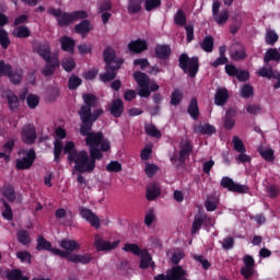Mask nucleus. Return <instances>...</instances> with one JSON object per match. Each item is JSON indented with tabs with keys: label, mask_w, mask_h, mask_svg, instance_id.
<instances>
[{
	"label": "nucleus",
	"mask_w": 280,
	"mask_h": 280,
	"mask_svg": "<svg viewBox=\"0 0 280 280\" xmlns=\"http://www.w3.org/2000/svg\"><path fill=\"white\" fill-rule=\"evenodd\" d=\"M63 154H68V163H74V172L79 174H91L95 170V162L102 161V155H100L98 151L92 150L86 152L85 150L78 151L75 149V142L67 141L63 148Z\"/></svg>",
	"instance_id": "1"
},
{
	"label": "nucleus",
	"mask_w": 280,
	"mask_h": 280,
	"mask_svg": "<svg viewBox=\"0 0 280 280\" xmlns=\"http://www.w3.org/2000/svg\"><path fill=\"white\" fill-rule=\"evenodd\" d=\"M60 248L52 249V253L56 257L68 260L70 264H91L93 261V256L91 254H73L75 250H80L82 246L77 243L74 240L62 238L59 241Z\"/></svg>",
	"instance_id": "2"
},
{
	"label": "nucleus",
	"mask_w": 280,
	"mask_h": 280,
	"mask_svg": "<svg viewBox=\"0 0 280 280\" xmlns=\"http://www.w3.org/2000/svg\"><path fill=\"white\" fill-rule=\"evenodd\" d=\"M103 60L105 62V72L100 74V80L104 83L113 82L117 78V71L121 69L124 59L117 58V52L113 47L107 46L103 50Z\"/></svg>",
	"instance_id": "3"
},
{
	"label": "nucleus",
	"mask_w": 280,
	"mask_h": 280,
	"mask_svg": "<svg viewBox=\"0 0 280 280\" xmlns=\"http://www.w3.org/2000/svg\"><path fill=\"white\" fill-rule=\"evenodd\" d=\"M95 121L97 120H81L80 135L81 137H85V145L89 147V152L94 150L98 152V156L104 158V153L100 151V143L104 140V132L91 131Z\"/></svg>",
	"instance_id": "4"
},
{
	"label": "nucleus",
	"mask_w": 280,
	"mask_h": 280,
	"mask_svg": "<svg viewBox=\"0 0 280 280\" xmlns=\"http://www.w3.org/2000/svg\"><path fill=\"white\" fill-rule=\"evenodd\" d=\"M36 54L46 62L45 67L42 69L43 75L45 78H51V75L56 73V70L60 68L58 55L51 56V46L49 43L39 44L36 48Z\"/></svg>",
	"instance_id": "5"
},
{
	"label": "nucleus",
	"mask_w": 280,
	"mask_h": 280,
	"mask_svg": "<svg viewBox=\"0 0 280 280\" xmlns=\"http://www.w3.org/2000/svg\"><path fill=\"white\" fill-rule=\"evenodd\" d=\"M83 102L85 105H82L78 112L81 121H93L100 119L104 115V109L97 108V96L94 94H83ZM92 108H96L92 110Z\"/></svg>",
	"instance_id": "6"
},
{
	"label": "nucleus",
	"mask_w": 280,
	"mask_h": 280,
	"mask_svg": "<svg viewBox=\"0 0 280 280\" xmlns=\"http://www.w3.org/2000/svg\"><path fill=\"white\" fill-rule=\"evenodd\" d=\"M47 12L57 19L59 27H69L71 23L75 21H82V19H89V13L86 11H73V12H62L61 9L49 8Z\"/></svg>",
	"instance_id": "7"
},
{
	"label": "nucleus",
	"mask_w": 280,
	"mask_h": 280,
	"mask_svg": "<svg viewBox=\"0 0 280 280\" xmlns=\"http://www.w3.org/2000/svg\"><path fill=\"white\" fill-rule=\"evenodd\" d=\"M178 62L179 69L184 73H188L189 78H196L198 75V71H200V59L198 56L189 58V55L184 52L179 56Z\"/></svg>",
	"instance_id": "8"
},
{
	"label": "nucleus",
	"mask_w": 280,
	"mask_h": 280,
	"mask_svg": "<svg viewBox=\"0 0 280 280\" xmlns=\"http://www.w3.org/2000/svg\"><path fill=\"white\" fill-rule=\"evenodd\" d=\"M133 80L137 82L139 90L138 95L139 97H150V77L142 71H135L133 72Z\"/></svg>",
	"instance_id": "9"
},
{
	"label": "nucleus",
	"mask_w": 280,
	"mask_h": 280,
	"mask_svg": "<svg viewBox=\"0 0 280 280\" xmlns=\"http://www.w3.org/2000/svg\"><path fill=\"white\" fill-rule=\"evenodd\" d=\"M20 154H25V156L15 161V170H31L34 161H36V151L34 149L22 150Z\"/></svg>",
	"instance_id": "10"
},
{
	"label": "nucleus",
	"mask_w": 280,
	"mask_h": 280,
	"mask_svg": "<svg viewBox=\"0 0 280 280\" xmlns=\"http://www.w3.org/2000/svg\"><path fill=\"white\" fill-rule=\"evenodd\" d=\"M220 185L223 189H228V191H232L233 194H248L250 190L247 185L237 184L229 176H223Z\"/></svg>",
	"instance_id": "11"
},
{
	"label": "nucleus",
	"mask_w": 280,
	"mask_h": 280,
	"mask_svg": "<svg viewBox=\"0 0 280 280\" xmlns=\"http://www.w3.org/2000/svg\"><path fill=\"white\" fill-rule=\"evenodd\" d=\"M37 138L38 136L36 135V127L33 124H26L22 127V143H25L26 145H34Z\"/></svg>",
	"instance_id": "12"
},
{
	"label": "nucleus",
	"mask_w": 280,
	"mask_h": 280,
	"mask_svg": "<svg viewBox=\"0 0 280 280\" xmlns=\"http://www.w3.org/2000/svg\"><path fill=\"white\" fill-rule=\"evenodd\" d=\"M244 266L241 268V275L244 279L248 280L255 277L257 270L255 269V258L250 255H245L243 257Z\"/></svg>",
	"instance_id": "13"
},
{
	"label": "nucleus",
	"mask_w": 280,
	"mask_h": 280,
	"mask_svg": "<svg viewBox=\"0 0 280 280\" xmlns=\"http://www.w3.org/2000/svg\"><path fill=\"white\" fill-rule=\"evenodd\" d=\"M79 213L83 220H86L93 226L94 229H100V217L95 214L94 212L91 211V209L86 207H80L79 208Z\"/></svg>",
	"instance_id": "14"
},
{
	"label": "nucleus",
	"mask_w": 280,
	"mask_h": 280,
	"mask_svg": "<svg viewBox=\"0 0 280 280\" xmlns=\"http://www.w3.org/2000/svg\"><path fill=\"white\" fill-rule=\"evenodd\" d=\"M94 246L98 253L104 250H115L119 246V241H114L113 243L104 241L100 235L95 236Z\"/></svg>",
	"instance_id": "15"
},
{
	"label": "nucleus",
	"mask_w": 280,
	"mask_h": 280,
	"mask_svg": "<svg viewBox=\"0 0 280 280\" xmlns=\"http://www.w3.org/2000/svg\"><path fill=\"white\" fill-rule=\"evenodd\" d=\"M124 101L121 98H115L112 101V103L108 105V110L112 116L115 117V119H119L124 115Z\"/></svg>",
	"instance_id": "16"
},
{
	"label": "nucleus",
	"mask_w": 280,
	"mask_h": 280,
	"mask_svg": "<svg viewBox=\"0 0 280 280\" xmlns=\"http://www.w3.org/2000/svg\"><path fill=\"white\" fill-rule=\"evenodd\" d=\"M191 152H194V145L190 141L185 140L179 143V163H185L187 159L191 155Z\"/></svg>",
	"instance_id": "17"
},
{
	"label": "nucleus",
	"mask_w": 280,
	"mask_h": 280,
	"mask_svg": "<svg viewBox=\"0 0 280 280\" xmlns=\"http://www.w3.org/2000/svg\"><path fill=\"white\" fill-rule=\"evenodd\" d=\"M155 58L159 60H170V56H172V47L167 44H158L154 48Z\"/></svg>",
	"instance_id": "18"
},
{
	"label": "nucleus",
	"mask_w": 280,
	"mask_h": 280,
	"mask_svg": "<svg viewBox=\"0 0 280 280\" xmlns=\"http://www.w3.org/2000/svg\"><path fill=\"white\" fill-rule=\"evenodd\" d=\"M128 49L131 54H143V51H148V42L141 38L131 40L128 44Z\"/></svg>",
	"instance_id": "19"
},
{
	"label": "nucleus",
	"mask_w": 280,
	"mask_h": 280,
	"mask_svg": "<svg viewBox=\"0 0 280 280\" xmlns=\"http://www.w3.org/2000/svg\"><path fill=\"white\" fill-rule=\"evenodd\" d=\"M229 90L226 88H219L214 94V104L215 106H226L229 102Z\"/></svg>",
	"instance_id": "20"
},
{
	"label": "nucleus",
	"mask_w": 280,
	"mask_h": 280,
	"mask_svg": "<svg viewBox=\"0 0 280 280\" xmlns=\"http://www.w3.org/2000/svg\"><path fill=\"white\" fill-rule=\"evenodd\" d=\"M93 31V25H91V21L83 20L79 24L74 26L75 34L82 35V38L89 36V33Z\"/></svg>",
	"instance_id": "21"
},
{
	"label": "nucleus",
	"mask_w": 280,
	"mask_h": 280,
	"mask_svg": "<svg viewBox=\"0 0 280 280\" xmlns=\"http://www.w3.org/2000/svg\"><path fill=\"white\" fill-rule=\"evenodd\" d=\"M36 242V250L38 252L48 250V253H51L54 255V250H57L56 247L51 246V242L47 241V238H45V236L43 235L37 236Z\"/></svg>",
	"instance_id": "22"
},
{
	"label": "nucleus",
	"mask_w": 280,
	"mask_h": 280,
	"mask_svg": "<svg viewBox=\"0 0 280 280\" xmlns=\"http://www.w3.org/2000/svg\"><path fill=\"white\" fill-rule=\"evenodd\" d=\"M187 113L194 121H198V118L200 117V107H198V98H196V96L191 97Z\"/></svg>",
	"instance_id": "23"
},
{
	"label": "nucleus",
	"mask_w": 280,
	"mask_h": 280,
	"mask_svg": "<svg viewBox=\"0 0 280 280\" xmlns=\"http://www.w3.org/2000/svg\"><path fill=\"white\" fill-rule=\"evenodd\" d=\"M145 0H128L127 12L128 14H139L143 10V3Z\"/></svg>",
	"instance_id": "24"
},
{
	"label": "nucleus",
	"mask_w": 280,
	"mask_h": 280,
	"mask_svg": "<svg viewBox=\"0 0 280 280\" xmlns=\"http://www.w3.org/2000/svg\"><path fill=\"white\" fill-rule=\"evenodd\" d=\"M4 78H8L10 80L11 84L18 85L21 82H23V70L22 69L13 70L12 66H11L9 73H7V75Z\"/></svg>",
	"instance_id": "25"
},
{
	"label": "nucleus",
	"mask_w": 280,
	"mask_h": 280,
	"mask_svg": "<svg viewBox=\"0 0 280 280\" xmlns=\"http://www.w3.org/2000/svg\"><path fill=\"white\" fill-rule=\"evenodd\" d=\"M161 196V186L156 183H152L147 187V200L152 202V200H156Z\"/></svg>",
	"instance_id": "26"
},
{
	"label": "nucleus",
	"mask_w": 280,
	"mask_h": 280,
	"mask_svg": "<svg viewBox=\"0 0 280 280\" xmlns=\"http://www.w3.org/2000/svg\"><path fill=\"white\" fill-rule=\"evenodd\" d=\"M280 62V52L277 48H269L266 52H265V57H264V63L270 65V62Z\"/></svg>",
	"instance_id": "27"
},
{
	"label": "nucleus",
	"mask_w": 280,
	"mask_h": 280,
	"mask_svg": "<svg viewBox=\"0 0 280 280\" xmlns=\"http://www.w3.org/2000/svg\"><path fill=\"white\" fill-rule=\"evenodd\" d=\"M1 195L8 200V202H14L16 200V192L14 191V186L10 184H4L0 189Z\"/></svg>",
	"instance_id": "28"
},
{
	"label": "nucleus",
	"mask_w": 280,
	"mask_h": 280,
	"mask_svg": "<svg viewBox=\"0 0 280 280\" xmlns=\"http://www.w3.org/2000/svg\"><path fill=\"white\" fill-rule=\"evenodd\" d=\"M0 203L3 205L4 209L2 210V218L4 220H8L9 222H12L14 220V213L12 212V207L5 198H0Z\"/></svg>",
	"instance_id": "29"
},
{
	"label": "nucleus",
	"mask_w": 280,
	"mask_h": 280,
	"mask_svg": "<svg viewBox=\"0 0 280 280\" xmlns=\"http://www.w3.org/2000/svg\"><path fill=\"white\" fill-rule=\"evenodd\" d=\"M18 242L22 244V246H30L32 244V236L27 230H19L16 232Z\"/></svg>",
	"instance_id": "30"
},
{
	"label": "nucleus",
	"mask_w": 280,
	"mask_h": 280,
	"mask_svg": "<svg viewBox=\"0 0 280 280\" xmlns=\"http://www.w3.org/2000/svg\"><path fill=\"white\" fill-rule=\"evenodd\" d=\"M13 36L15 38H30V36H32V32L30 31V27L20 25L13 30Z\"/></svg>",
	"instance_id": "31"
},
{
	"label": "nucleus",
	"mask_w": 280,
	"mask_h": 280,
	"mask_svg": "<svg viewBox=\"0 0 280 280\" xmlns=\"http://www.w3.org/2000/svg\"><path fill=\"white\" fill-rule=\"evenodd\" d=\"M62 150H65V144L62 140L55 139L54 142V161L55 163H60V155L62 154Z\"/></svg>",
	"instance_id": "32"
},
{
	"label": "nucleus",
	"mask_w": 280,
	"mask_h": 280,
	"mask_svg": "<svg viewBox=\"0 0 280 280\" xmlns=\"http://www.w3.org/2000/svg\"><path fill=\"white\" fill-rule=\"evenodd\" d=\"M62 51H73L75 47V39L69 36H62L60 39Z\"/></svg>",
	"instance_id": "33"
},
{
	"label": "nucleus",
	"mask_w": 280,
	"mask_h": 280,
	"mask_svg": "<svg viewBox=\"0 0 280 280\" xmlns=\"http://www.w3.org/2000/svg\"><path fill=\"white\" fill-rule=\"evenodd\" d=\"M197 135H215V127L210 124L198 125L195 129Z\"/></svg>",
	"instance_id": "34"
},
{
	"label": "nucleus",
	"mask_w": 280,
	"mask_h": 280,
	"mask_svg": "<svg viewBox=\"0 0 280 280\" xmlns=\"http://www.w3.org/2000/svg\"><path fill=\"white\" fill-rule=\"evenodd\" d=\"M140 268L142 270H145L147 268H150V264L152 262V256L150 255V253H148V250H143L140 254Z\"/></svg>",
	"instance_id": "35"
},
{
	"label": "nucleus",
	"mask_w": 280,
	"mask_h": 280,
	"mask_svg": "<svg viewBox=\"0 0 280 280\" xmlns=\"http://www.w3.org/2000/svg\"><path fill=\"white\" fill-rule=\"evenodd\" d=\"M175 25H179V27H185L187 25V15H185V11L183 9L177 10L174 15Z\"/></svg>",
	"instance_id": "36"
},
{
	"label": "nucleus",
	"mask_w": 280,
	"mask_h": 280,
	"mask_svg": "<svg viewBox=\"0 0 280 280\" xmlns=\"http://www.w3.org/2000/svg\"><path fill=\"white\" fill-rule=\"evenodd\" d=\"M7 102L9 105V109L12 110V113H14V110H19V96H16L14 93H10L7 95Z\"/></svg>",
	"instance_id": "37"
},
{
	"label": "nucleus",
	"mask_w": 280,
	"mask_h": 280,
	"mask_svg": "<svg viewBox=\"0 0 280 280\" xmlns=\"http://www.w3.org/2000/svg\"><path fill=\"white\" fill-rule=\"evenodd\" d=\"M122 250H125V253H132V255H137V257H139L145 249H141L137 244L126 243Z\"/></svg>",
	"instance_id": "38"
},
{
	"label": "nucleus",
	"mask_w": 280,
	"mask_h": 280,
	"mask_svg": "<svg viewBox=\"0 0 280 280\" xmlns=\"http://www.w3.org/2000/svg\"><path fill=\"white\" fill-rule=\"evenodd\" d=\"M60 65L63 71H66L67 73H71V71L75 69V60L72 57H67L62 59Z\"/></svg>",
	"instance_id": "39"
},
{
	"label": "nucleus",
	"mask_w": 280,
	"mask_h": 280,
	"mask_svg": "<svg viewBox=\"0 0 280 280\" xmlns=\"http://www.w3.org/2000/svg\"><path fill=\"white\" fill-rule=\"evenodd\" d=\"M200 47L206 54H211L213 51V37L211 35L206 36L200 43Z\"/></svg>",
	"instance_id": "40"
},
{
	"label": "nucleus",
	"mask_w": 280,
	"mask_h": 280,
	"mask_svg": "<svg viewBox=\"0 0 280 280\" xmlns=\"http://www.w3.org/2000/svg\"><path fill=\"white\" fill-rule=\"evenodd\" d=\"M277 40H279V35L277 34V32L275 30H267L266 35H265V43L267 45H271L273 46Z\"/></svg>",
	"instance_id": "41"
},
{
	"label": "nucleus",
	"mask_w": 280,
	"mask_h": 280,
	"mask_svg": "<svg viewBox=\"0 0 280 280\" xmlns=\"http://www.w3.org/2000/svg\"><path fill=\"white\" fill-rule=\"evenodd\" d=\"M144 131L149 137H153V139H161V137H163L161 130H159L154 125H147L144 127Z\"/></svg>",
	"instance_id": "42"
},
{
	"label": "nucleus",
	"mask_w": 280,
	"mask_h": 280,
	"mask_svg": "<svg viewBox=\"0 0 280 280\" xmlns=\"http://www.w3.org/2000/svg\"><path fill=\"white\" fill-rule=\"evenodd\" d=\"M272 65H265L261 69L258 70L259 78H267V80H272Z\"/></svg>",
	"instance_id": "43"
},
{
	"label": "nucleus",
	"mask_w": 280,
	"mask_h": 280,
	"mask_svg": "<svg viewBox=\"0 0 280 280\" xmlns=\"http://www.w3.org/2000/svg\"><path fill=\"white\" fill-rule=\"evenodd\" d=\"M82 85V79L75 74H71L68 81V89L70 91H75L78 86Z\"/></svg>",
	"instance_id": "44"
},
{
	"label": "nucleus",
	"mask_w": 280,
	"mask_h": 280,
	"mask_svg": "<svg viewBox=\"0 0 280 280\" xmlns=\"http://www.w3.org/2000/svg\"><path fill=\"white\" fill-rule=\"evenodd\" d=\"M260 156L268 163H272L275 161V150L272 149H258Z\"/></svg>",
	"instance_id": "45"
},
{
	"label": "nucleus",
	"mask_w": 280,
	"mask_h": 280,
	"mask_svg": "<svg viewBox=\"0 0 280 280\" xmlns=\"http://www.w3.org/2000/svg\"><path fill=\"white\" fill-rule=\"evenodd\" d=\"M15 257L20 259L21 264H32V253L28 250L18 252Z\"/></svg>",
	"instance_id": "46"
},
{
	"label": "nucleus",
	"mask_w": 280,
	"mask_h": 280,
	"mask_svg": "<svg viewBox=\"0 0 280 280\" xmlns=\"http://www.w3.org/2000/svg\"><path fill=\"white\" fill-rule=\"evenodd\" d=\"M183 102V92L178 89H175L171 94V105L178 106Z\"/></svg>",
	"instance_id": "47"
},
{
	"label": "nucleus",
	"mask_w": 280,
	"mask_h": 280,
	"mask_svg": "<svg viewBox=\"0 0 280 280\" xmlns=\"http://www.w3.org/2000/svg\"><path fill=\"white\" fill-rule=\"evenodd\" d=\"M10 36H8V31L5 28H0V45L2 49H8L10 47Z\"/></svg>",
	"instance_id": "48"
},
{
	"label": "nucleus",
	"mask_w": 280,
	"mask_h": 280,
	"mask_svg": "<svg viewBox=\"0 0 280 280\" xmlns=\"http://www.w3.org/2000/svg\"><path fill=\"white\" fill-rule=\"evenodd\" d=\"M26 104L28 108L34 109L40 104V97L36 94H28L26 96Z\"/></svg>",
	"instance_id": "49"
},
{
	"label": "nucleus",
	"mask_w": 280,
	"mask_h": 280,
	"mask_svg": "<svg viewBox=\"0 0 280 280\" xmlns=\"http://www.w3.org/2000/svg\"><path fill=\"white\" fill-rule=\"evenodd\" d=\"M202 224H205V219L200 215H195L192 226H191V233L192 235H196L200 229H202Z\"/></svg>",
	"instance_id": "50"
},
{
	"label": "nucleus",
	"mask_w": 280,
	"mask_h": 280,
	"mask_svg": "<svg viewBox=\"0 0 280 280\" xmlns=\"http://www.w3.org/2000/svg\"><path fill=\"white\" fill-rule=\"evenodd\" d=\"M232 143L236 152H240V153L246 152V147L244 145V142L242 141V139H240V137L234 136Z\"/></svg>",
	"instance_id": "51"
},
{
	"label": "nucleus",
	"mask_w": 280,
	"mask_h": 280,
	"mask_svg": "<svg viewBox=\"0 0 280 280\" xmlns=\"http://www.w3.org/2000/svg\"><path fill=\"white\" fill-rule=\"evenodd\" d=\"M253 95H255V90L253 89V85L250 84L243 85L241 90V96L244 97L245 100H248L249 97H253Z\"/></svg>",
	"instance_id": "52"
},
{
	"label": "nucleus",
	"mask_w": 280,
	"mask_h": 280,
	"mask_svg": "<svg viewBox=\"0 0 280 280\" xmlns=\"http://www.w3.org/2000/svg\"><path fill=\"white\" fill-rule=\"evenodd\" d=\"M156 8H161V0H144V9L147 12H152V10H156Z\"/></svg>",
	"instance_id": "53"
},
{
	"label": "nucleus",
	"mask_w": 280,
	"mask_h": 280,
	"mask_svg": "<svg viewBox=\"0 0 280 280\" xmlns=\"http://www.w3.org/2000/svg\"><path fill=\"white\" fill-rule=\"evenodd\" d=\"M192 259H195V261H198V264H201L203 270H209L211 268V262H209L203 255L195 254L192 255Z\"/></svg>",
	"instance_id": "54"
},
{
	"label": "nucleus",
	"mask_w": 280,
	"mask_h": 280,
	"mask_svg": "<svg viewBox=\"0 0 280 280\" xmlns=\"http://www.w3.org/2000/svg\"><path fill=\"white\" fill-rule=\"evenodd\" d=\"M231 58L233 60H244L246 58V49H244V47H241L240 49L232 50Z\"/></svg>",
	"instance_id": "55"
},
{
	"label": "nucleus",
	"mask_w": 280,
	"mask_h": 280,
	"mask_svg": "<svg viewBox=\"0 0 280 280\" xmlns=\"http://www.w3.org/2000/svg\"><path fill=\"white\" fill-rule=\"evenodd\" d=\"M213 18L218 25H224V23L229 21V11H222L220 14L217 13L215 15H213Z\"/></svg>",
	"instance_id": "56"
},
{
	"label": "nucleus",
	"mask_w": 280,
	"mask_h": 280,
	"mask_svg": "<svg viewBox=\"0 0 280 280\" xmlns=\"http://www.w3.org/2000/svg\"><path fill=\"white\" fill-rule=\"evenodd\" d=\"M22 277H23V271H21V269H12L7 272L8 280H21Z\"/></svg>",
	"instance_id": "57"
},
{
	"label": "nucleus",
	"mask_w": 280,
	"mask_h": 280,
	"mask_svg": "<svg viewBox=\"0 0 280 280\" xmlns=\"http://www.w3.org/2000/svg\"><path fill=\"white\" fill-rule=\"evenodd\" d=\"M122 167H121V163H119L118 161H112L106 165V171L107 172H114V173H119L121 172Z\"/></svg>",
	"instance_id": "58"
},
{
	"label": "nucleus",
	"mask_w": 280,
	"mask_h": 280,
	"mask_svg": "<svg viewBox=\"0 0 280 280\" xmlns=\"http://www.w3.org/2000/svg\"><path fill=\"white\" fill-rule=\"evenodd\" d=\"M15 143L16 141H14V139L8 140L2 147L3 152L8 153V155L10 156V154H12V152L14 151Z\"/></svg>",
	"instance_id": "59"
},
{
	"label": "nucleus",
	"mask_w": 280,
	"mask_h": 280,
	"mask_svg": "<svg viewBox=\"0 0 280 280\" xmlns=\"http://www.w3.org/2000/svg\"><path fill=\"white\" fill-rule=\"evenodd\" d=\"M238 82H248L250 80V73L246 70H238L236 73Z\"/></svg>",
	"instance_id": "60"
},
{
	"label": "nucleus",
	"mask_w": 280,
	"mask_h": 280,
	"mask_svg": "<svg viewBox=\"0 0 280 280\" xmlns=\"http://www.w3.org/2000/svg\"><path fill=\"white\" fill-rule=\"evenodd\" d=\"M135 67H140L141 71H145L148 69V66L150 65V61L145 58H140L133 60Z\"/></svg>",
	"instance_id": "61"
},
{
	"label": "nucleus",
	"mask_w": 280,
	"mask_h": 280,
	"mask_svg": "<svg viewBox=\"0 0 280 280\" xmlns=\"http://www.w3.org/2000/svg\"><path fill=\"white\" fill-rule=\"evenodd\" d=\"M12 65L5 63L4 60H0V78H5L7 73L11 69Z\"/></svg>",
	"instance_id": "62"
},
{
	"label": "nucleus",
	"mask_w": 280,
	"mask_h": 280,
	"mask_svg": "<svg viewBox=\"0 0 280 280\" xmlns=\"http://www.w3.org/2000/svg\"><path fill=\"white\" fill-rule=\"evenodd\" d=\"M213 69H218V67H221L222 65H229V58L219 56L213 62L210 63Z\"/></svg>",
	"instance_id": "63"
},
{
	"label": "nucleus",
	"mask_w": 280,
	"mask_h": 280,
	"mask_svg": "<svg viewBox=\"0 0 280 280\" xmlns=\"http://www.w3.org/2000/svg\"><path fill=\"white\" fill-rule=\"evenodd\" d=\"M267 194L269 198H277L280 194L279 186L277 185H271L267 187Z\"/></svg>",
	"instance_id": "64"
}]
</instances>
